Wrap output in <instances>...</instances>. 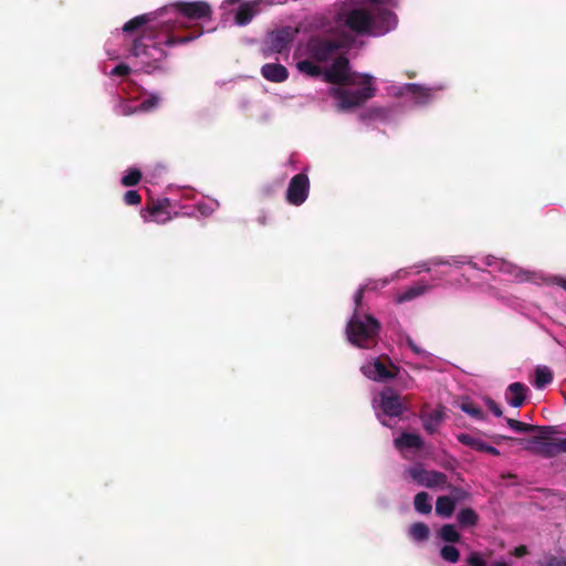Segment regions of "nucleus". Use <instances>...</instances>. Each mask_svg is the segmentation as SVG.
Segmentation results:
<instances>
[{
    "label": "nucleus",
    "mask_w": 566,
    "mask_h": 566,
    "mask_svg": "<svg viewBox=\"0 0 566 566\" xmlns=\"http://www.w3.org/2000/svg\"><path fill=\"white\" fill-rule=\"evenodd\" d=\"M156 15L155 12L144 13L130 19L123 25V31L127 34H133L142 29V34L134 39L130 51L134 56L140 57L145 64L163 60L166 56L164 46L186 44L202 34V27L198 25L188 35L176 36L171 33L176 27V21L171 20L146 27L155 21Z\"/></svg>",
    "instance_id": "nucleus-1"
},
{
    "label": "nucleus",
    "mask_w": 566,
    "mask_h": 566,
    "mask_svg": "<svg viewBox=\"0 0 566 566\" xmlns=\"http://www.w3.org/2000/svg\"><path fill=\"white\" fill-rule=\"evenodd\" d=\"M331 85L328 93L339 111L359 106L374 95V77L369 73H305Z\"/></svg>",
    "instance_id": "nucleus-2"
},
{
    "label": "nucleus",
    "mask_w": 566,
    "mask_h": 566,
    "mask_svg": "<svg viewBox=\"0 0 566 566\" xmlns=\"http://www.w3.org/2000/svg\"><path fill=\"white\" fill-rule=\"evenodd\" d=\"M480 263L475 262L472 256L455 255L449 258H432L423 263L416 265L417 273L431 272L434 266H454L469 265L472 269L484 271V268L490 269L492 272L502 273L507 281L512 282H531L536 281L537 274L527 270L521 269L517 265L494 255H485L480 259Z\"/></svg>",
    "instance_id": "nucleus-3"
},
{
    "label": "nucleus",
    "mask_w": 566,
    "mask_h": 566,
    "mask_svg": "<svg viewBox=\"0 0 566 566\" xmlns=\"http://www.w3.org/2000/svg\"><path fill=\"white\" fill-rule=\"evenodd\" d=\"M306 51L308 59L297 63V71H348L346 46L338 41L312 38Z\"/></svg>",
    "instance_id": "nucleus-4"
},
{
    "label": "nucleus",
    "mask_w": 566,
    "mask_h": 566,
    "mask_svg": "<svg viewBox=\"0 0 566 566\" xmlns=\"http://www.w3.org/2000/svg\"><path fill=\"white\" fill-rule=\"evenodd\" d=\"M366 286H360L354 295L355 310L347 323L346 335L348 342L359 348L369 347L379 332V322L371 315L360 311L363 295Z\"/></svg>",
    "instance_id": "nucleus-5"
},
{
    "label": "nucleus",
    "mask_w": 566,
    "mask_h": 566,
    "mask_svg": "<svg viewBox=\"0 0 566 566\" xmlns=\"http://www.w3.org/2000/svg\"><path fill=\"white\" fill-rule=\"evenodd\" d=\"M112 74L115 76L114 81H118L117 95L120 98V103L116 106L118 114L127 116L135 113H149L159 106L161 98L157 94H150L137 103V96H134L132 93L137 91L138 87L127 78L126 75L129 73Z\"/></svg>",
    "instance_id": "nucleus-6"
},
{
    "label": "nucleus",
    "mask_w": 566,
    "mask_h": 566,
    "mask_svg": "<svg viewBox=\"0 0 566 566\" xmlns=\"http://www.w3.org/2000/svg\"><path fill=\"white\" fill-rule=\"evenodd\" d=\"M442 88L440 85L428 87L416 83H405L394 85L391 92L402 98V107L415 108L430 104L437 97V92Z\"/></svg>",
    "instance_id": "nucleus-7"
},
{
    "label": "nucleus",
    "mask_w": 566,
    "mask_h": 566,
    "mask_svg": "<svg viewBox=\"0 0 566 566\" xmlns=\"http://www.w3.org/2000/svg\"><path fill=\"white\" fill-rule=\"evenodd\" d=\"M373 408L377 419L386 427H392L405 409L400 396L391 388L384 389L379 399L374 398Z\"/></svg>",
    "instance_id": "nucleus-8"
},
{
    "label": "nucleus",
    "mask_w": 566,
    "mask_h": 566,
    "mask_svg": "<svg viewBox=\"0 0 566 566\" xmlns=\"http://www.w3.org/2000/svg\"><path fill=\"white\" fill-rule=\"evenodd\" d=\"M535 431H537V434L534 437L514 440L522 447V449L533 454L541 455L547 459L554 458L555 447L553 446V441H549V439L557 432L556 428L552 426H537ZM509 439L513 440L512 438Z\"/></svg>",
    "instance_id": "nucleus-9"
},
{
    "label": "nucleus",
    "mask_w": 566,
    "mask_h": 566,
    "mask_svg": "<svg viewBox=\"0 0 566 566\" xmlns=\"http://www.w3.org/2000/svg\"><path fill=\"white\" fill-rule=\"evenodd\" d=\"M177 207V202L169 198H161L153 201L145 209L142 210L140 216L145 222H155L163 224L177 216V212L171 213V209Z\"/></svg>",
    "instance_id": "nucleus-10"
},
{
    "label": "nucleus",
    "mask_w": 566,
    "mask_h": 566,
    "mask_svg": "<svg viewBox=\"0 0 566 566\" xmlns=\"http://www.w3.org/2000/svg\"><path fill=\"white\" fill-rule=\"evenodd\" d=\"M407 472L419 485L429 489L443 490L448 483V479L444 473L438 471H428L421 465L410 467L407 469Z\"/></svg>",
    "instance_id": "nucleus-11"
},
{
    "label": "nucleus",
    "mask_w": 566,
    "mask_h": 566,
    "mask_svg": "<svg viewBox=\"0 0 566 566\" xmlns=\"http://www.w3.org/2000/svg\"><path fill=\"white\" fill-rule=\"evenodd\" d=\"M297 30L292 27H283L268 33L264 40V51L281 53L293 42Z\"/></svg>",
    "instance_id": "nucleus-12"
},
{
    "label": "nucleus",
    "mask_w": 566,
    "mask_h": 566,
    "mask_svg": "<svg viewBox=\"0 0 566 566\" xmlns=\"http://www.w3.org/2000/svg\"><path fill=\"white\" fill-rule=\"evenodd\" d=\"M310 193V179L305 172L295 175L289 182L286 189V201L292 206L303 205Z\"/></svg>",
    "instance_id": "nucleus-13"
},
{
    "label": "nucleus",
    "mask_w": 566,
    "mask_h": 566,
    "mask_svg": "<svg viewBox=\"0 0 566 566\" xmlns=\"http://www.w3.org/2000/svg\"><path fill=\"white\" fill-rule=\"evenodd\" d=\"M360 371L366 378L379 382L395 377V373H392L388 366V359L380 357H374L367 360L361 365Z\"/></svg>",
    "instance_id": "nucleus-14"
},
{
    "label": "nucleus",
    "mask_w": 566,
    "mask_h": 566,
    "mask_svg": "<svg viewBox=\"0 0 566 566\" xmlns=\"http://www.w3.org/2000/svg\"><path fill=\"white\" fill-rule=\"evenodd\" d=\"M169 8L175 9L180 15L189 20L210 18L212 13L210 4L205 1H180L171 4Z\"/></svg>",
    "instance_id": "nucleus-15"
},
{
    "label": "nucleus",
    "mask_w": 566,
    "mask_h": 566,
    "mask_svg": "<svg viewBox=\"0 0 566 566\" xmlns=\"http://www.w3.org/2000/svg\"><path fill=\"white\" fill-rule=\"evenodd\" d=\"M346 25L356 33L365 34L373 31V14L365 9H353L346 15Z\"/></svg>",
    "instance_id": "nucleus-16"
},
{
    "label": "nucleus",
    "mask_w": 566,
    "mask_h": 566,
    "mask_svg": "<svg viewBox=\"0 0 566 566\" xmlns=\"http://www.w3.org/2000/svg\"><path fill=\"white\" fill-rule=\"evenodd\" d=\"M397 24V17L394 12L387 9H378L373 14V31L374 35H382L395 29Z\"/></svg>",
    "instance_id": "nucleus-17"
},
{
    "label": "nucleus",
    "mask_w": 566,
    "mask_h": 566,
    "mask_svg": "<svg viewBox=\"0 0 566 566\" xmlns=\"http://www.w3.org/2000/svg\"><path fill=\"white\" fill-rule=\"evenodd\" d=\"M261 2L262 0H254L241 3L235 13V23L238 25H247L250 23L252 19L260 12Z\"/></svg>",
    "instance_id": "nucleus-18"
},
{
    "label": "nucleus",
    "mask_w": 566,
    "mask_h": 566,
    "mask_svg": "<svg viewBox=\"0 0 566 566\" xmlns=\"http://www.w3.org/2000/svg\"><path fill=\"white\" fill-rule=\"evenodd\" d=\"M457 439L462 444L468 446V447H470V448H472V449H474L476 451L486 452V453H490L492 455H499L500 454V451L496 448L488 444L482 439H480L478 437H474L472 434L460 433V434L457 436Z\"/></svg>",
    "instance_id": "nucleus-19"
},
{
    "label": "nucleus",
    "mask_w": 566,
    "mask_h": 566,
    "mask_svg": "<svg viewBox=\"0 0 566 566\" xmlns=\"http://www.w3.org/2000/svg\"><path fill=\"white\" fill-rule=\"evenodd\" d=\"M527 394V387L522 382H513L509 386L505 399L507 403L514 408L521 407L525 399Z\"/></svg>",
    "instance_id": "nucleus-20"
},
{
    "label": "nucleus",
    "mask_w": 566,
    "mask_h": 566,
    "mask_svg": "<svg viewBox=\"0 0 566 566\" xmlns=\"http://www.w3.org/2000/svg\"><path fill=\"white\" fill-rule=\"evenodd\" d=\"M430 286L423 282H418L412 286H409L401 293H397L394 297L395 303L402 304L407 302H411L421 295H423L427 291H429Z\"/></svg>",
    "instance_id": "nucleus-21"
},
{
    "label": "nucleus",
    "mask_w": 566,
    "mask_h": 566,
    "mask_svg": "<svg viewBox=\"0 0 566 566\" xmlns=\"http://www.w3.org/2000/svg\"><path fill=\"white\" fill-rule=\"evenodd\" d=\"M443 420L444 410L442 407L436 408L434 410L422 416L423 428L430 434L438 431Z\"/></svg>",
    "instance_id": "nucleus-22"
},
{
    "label": "nucleus",
    "mask_w": 566,
    "mask_h": 566,
    "mask_svg": "<svg viewBox=\"0 0 566 566\" xmlns=\"http://www.w3.org/2000/svg\"><path fill=\"white\" fill-rule=\"evenodd\" d=\"M423 444V440L418 433H402L395 439V447L403 452L405 450H419Z\"/></svg>",
    "instance_id": "nucleus-23"
},
{
    "label": "nucleus",
    "mask_w": 566,
    "mask_h": 566,
    "mask_svg": "<svg viewBox=\"0 0 566 566\" xmlns=\"http://www.w3.org/2000/svg\"><path fill=\"white\" fill-rule=\"evenodd\" d=\"M553 381V373L549 367L539 365L534 371L533 385L537 389H543Z\"/></svg>",
    "instance_id": "nucleus-24"
},
{
    "label": "nucleus",
    "mask_w": 566,
    "mask_h": 566,
    "mask_svg": "<svg viewBox=\"0 0 566 566\" xmlns=\"http://www.w3.org/2000/svg\"><path fill=\"white\" fill-rule=\"evenodd\" d=\"M454 507L455 502L450 496H439L436 502V513L442 517H450Z\"/></svg>",
    "instance_id": "nucleus-25"
},
{
    "label": "nucleus",
    "mask_w": 566,
    "mask_h": 566,
    "mask_svg": "<svg viewBox=\"0 0 566 566\" xmlns=\"http://www.w3.org/2000/svg\"><path fill=\"white\" fill-rule=\"evenodd\" d=\"M408 533L413 541L424 542L426 539H428L430 531L424 523L417 522L410 525Z\"/></svg>",
    "instance_id": "nucleus-26"
},
{
    "label": "nucleus",
    "mask_w": 566,
    "mask_h": 566,
    "mask_svg": "<svg viewBox=\"0 0 566 566\" xmlns=\"http://www.w3.org/2000/svg\"><path fill=\"white\" fill-rule=\"evenodd\" d=\"M415 510L420 514H428L431 512V500L428 493L420 492L415 497Z\"/></svg>",
    "instance_id": "nucleus-27"
},
{
    "label": "nucleus",
    "mask_w": 566,
    "mask_h": 566,
    "mask_svg": "<svg viewBox=\"0 0 566 566\" xmlns=\"http://www.w3.org/2000/svg\"><path fill=\"white\" fill-rule=\"evenodd\" d=\"M439 536L447 543H457L460 541V534L452 524L443 525L439 531Z\"/></svg>",
    "instance_id": "nucleus-28"
},
{
    "label": "nucleus",
    "mask_w": 566,
    "mask_h": 566,
    "mask_svg": "<svg viewBox=\"0 0 566 566\" xmlns=\"http://www.w3.org/2000/svg\"><path fill=\"white\" fill-rule=\"evenodd\" d=\"M539 566H566V553L549 554L538 562Z\"/></svg>",
    "instance_id": "nucleus-29"
},
{
    "label": "nucleus",
    "mask_w": 566,
    "mask_h": 566,
    "mask_svg": "<svg viewBox=\"0 0 566 566\" xmlns=\"http://www.w3.org/2000/svg\"><path fill=\"white\" fill-rule=\"evenodd\" d=\"M142 179V172L137 168H129L123 175L120 182L125 187L135 186Z\"/></svg>",
    "instance_id": "nucleus-30"
},
{
    "label": "nucleus",
    "mask_w": 566,
    "mask_h": 566,
    "mask_svg": "<svg viewBox=\"0 0 566 566\" xmlns=\"http://www.w3.org/2000/svg\"><path fill=\"white\" fill-rule=\"evenodd\" d=\"M457 518L462 526H472L476 523L478 515L471 509H463L458 513Z\"/></svg>",
    "instance_id": "nucleus-31"
},
{
    "label": "nucleus",
    "mask_w": 566,
    "mask_h": 566,
    "mask_svg": "<svg viewBox=\"0 0 566 566\" xmlns=\"http://www.w3.org/2000/svg\"><path fill=\"white\" fill-rule=\"evenodd\" d=\"M440 555L446 562L454 564L459 560L460 552L452 545H444L440 551Z\"/></svg>",
    "instance_id": "nucleus-32"
},
{
    "label": "nucleus",
    "mask_w": 566,
    "mask_h": 566,
    "mask_svg": "<svg viewBox=\"0 0 566 566\" xmlns=\"http://www.w3.org/2000/svg\"><path fill=\"white\" fill-rule=\"evenodd\" d=\"M507 426L515 432H533L537 426L524 423L514 419H506Z\"/></svg>",
    "instance_id": "nucleus-33"
},
{
    "label": "nucleus",
    "mask_w": 566,
    "mask_h": 566,
    "mask_svg": "<svg viewBox=\"0 0 566 566\" xmlns=\"http://www.w3.org/2000/svg\"><path fill=\"white\" fill-rule=\"evenodd\" d=\"M409 274L408 270L406 269H400L398 270L395 274L391 275V277H387V279H384L379 282H375L374 285L370 287V289H377L378 286L380 287H384L386 286L387 284H389L391 281L394 280H399V279H403L406 277L407 275Z\"/></svg>",
    "instance_id": "nucleus-34"
},
{
    "label": "nucleus",
    "mask_w": 566,
    "mask_h": 566,
    "mask_svg": "<svg viewBox=\"0 0 566 566\" xmlns=\"http://www.w3.org/2000/svg\"><path fill=\"white\" fill-rule=\"evenodd\" d=\"M217 207V201H212L210 203L199 202L197 205V210L201 216H209L216 210Z\"/></svg>",
    "instance_id": "nucleus-35"
},
{
    "label": "nucleus",
    "mask_w": 566,
    "mask_h": 566,
    "mask_svg": "<svg viewBox=\"0 0 566 566\" xmlns=\"http://www.w3.org/2000/svg\"><path fill=\"white\" fill-rule=\"evenodd\" d=\"M124 201L128 206H136L140 202V196L136 190H127L124 195Z\"/></svg>",
    "instance_id": "nucleus-36"
},
{
    "label": "nucleus",
    "mask_w": 566,
    "mask_h": 566,
    "mask_svg": "<svg viewBox=\"0 0 566 566\" xmlns=\"http://www.w3.org/2000/svg\"><path fill=\"white\" fill-rule=\"evenodd\" d=\"M264 78L273 83H282L287 80L289 73H262Z\"/></svg>",
    "instance_id": "nucleus-37"
},
{
    "label": "nucleus",
    "mask_w": 566,
    "mask_h": 566,
    "mask_svg": "<svg viewBox=\"0 0 566 566\" xmlns=\"http://www.w3.org/2000/svg\"><path fill=\"white\" fill-rule=\"evenodd\" d=\"M406 342L408 344V346L410 347V349L417 354V355H420V356H428V353L426 350H423L422 348H420L413 340L410 336H407L406 337Z\"/></svg>",
    "instance_id": "nucleus-38"
},
{
    "label": "nucleus",
    "mask_w": 566,
    "mask_h": 566,
    "mask_svg": "<svg viewBox=\"0 0 566 566\" xmlns=\"http://www.w3.org/2000/svg\"><path fill=\"white\" fill-rule=\"evenodd\" d=\"M468 562L472 566H485V560L479 553L470 554Z\"/></svg>",
    "instance_id": "nucleus-39"
},
{
    "label": "nucleus",
    "mask_w": 566,
    "mask_h": 566,
    "mask_svg": "<svg viewBox=\"0 0 566 566\" xmlns=\"http://www.w3.org/2000/svg\"><path fill=\"white\" fill-rule=\"evenodd\" d=\"M553 446L555 447L554 457L559 453H566V438L553 441Z\"/></svg>",
    "instance_id": "nucleus-40"
},
{
    "label": "nucleus",
    "mask_w": 566,
    "mask_h": 566,
    "mask_svg": "<svg viewBox=\"0 0 566 566\" xmlns=\"http://www.w3.org/2000/svg\"><path fill=\"white\" fill-rule=\"evenodd\" d=\"M486 405H488L489 410H490V411H491L495 417H501V416H502V413H503V412H502V409L500 408V406H499L495 401H493V400L489 399V400L486 401Z\"/></svg>",
    "instance_id": "nucleus-41"
},
{
    "label": "nucleus",
    "mask_w": 566,
    "mask_h": 566,
    "mask_svg": "<svg viewBox=\"0 0 566 566\" xmlns=\"http://www.w3.org/2000/svg\"><path fill=\"white\" fill-rule=\"evenodd\" d=\"M261 71H287L286 67L279 63H268L261 67Z\"/></svg>",
    "instance_id": "nucleus-42"
},
{
    "label": "nucleus",
    "mask_w": 566,
    "mask_h": 566,
    "mask_svg": "<svg viewBox=\"0 0 566 566\" xmlns=\"http://www.w3.org/2000/svg\"><path fill=\"white\" fill-rule=\"evenodd\" d=\"M462 410L472 416V417H475V418H480L482 412L480 409L475 408V407H472L470 405H462Z\"/></svg>",
    "instance_id": "nucleus-43"
},
{
    "label": "nucleus",
    "mask_w": 566,
    "mask_h": 566,
    "mask_svg": "<svg viewBox=\"0 0 566 566\" xmlns=\"http://www.w3.org/2000/svg\"><path fill=\"white\" fill-rule=\"evenodd\" d=\"M552 281L566 291V279L563 276H554Z\"/></svg>",
    "instance_id": "nucleus-44"
},
{
    "label": "nucleus",
    "mask_w": 566,
    "mask_h": 566,
    "mask_svg": "<svg viewBox=\"0 0 566 566\" xmlns=\"http://www.w3.org/2000/svg\"><path fill=\"white\" fill-rule=\"evenodd\" d=\"M112 71H116V72H119V71H132L126 64H123V63H119L117 65H115Z\"/></svg>",
    "instance_id": "nucleus-45"
},
{
    "label": "nucleus",
    "mask_w": 566,
    "mask_h": 566,
    "mask_svg": "<svg viewBox=\"0 0 566 566\" xmlns=\"http://www.w3.org/2000/svg\"><path fill=\"white\" fill-rule=\"evenodd\" d=\"M525 552H526V548H525V547H518V548H516V555H517V556H522V555H524V554H525Z\"/></svg>",
    "instance_id": "nucleus-46"
},
{
    "label": "nucleus",
    "mask_w": 566,
    "mask_h": 566,
    "mask_svg": "<svg viewBox=\"0 0 566 566\" xmlns=\"http://www.w3.org/2000/svg\"><path fill=\"white\" fill-rule=\"evenodd\" d=\"M371 4H384L386 0H367Z\"/></svg>",
    "instance_id": "nucleus-47"
},
{
    "label": "nucleus",
    "mask_w": 566,
    "mask_h": 566,
    "mask_svg": "<svg viewBox=\"0 0 566 566\" xmlns=\"http://www.w3.org/2000/svg\"><path fill=\"white\" fill-rule=\"evenodd\" d=\"M224 2L232 6V4L240 2V0H224Z\"/></svg>",
    "instance_id": "nucleus-48"
},
{
    "label": "nucleus",
    "mask_w": 566,
    "mask_h": 566,
    "mask_svg": "<svg viewBox=\"0 0 566 566\" xmlns=\"http://www.w3.org/2000/svg\"><path fill=\"white\" fill-rule=\"evenodd\" d=\"M493 566H507V564L504 562H496V563H494Z\"/></svg>",
    "instance_id": "nucleus-49"
},
{
    "label": "nucleus",
    "mask_w": 566,
    "mask_h": 566,
    "mask_svg": "<svg viewBox=\"0 0 566 566\" xmlns=\"http://www.w3.org/2000/svg\"><path fill=\"white\" fill-rule=\"evenodd\" d=\"M168 10V7H165L160 10V12H164V11H167Z\"/></svg>",
    "instance_id": "nucleus-50"
}]
</instances>
